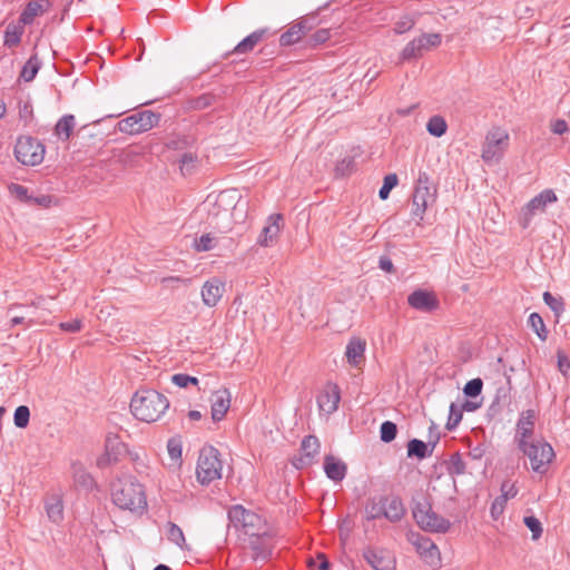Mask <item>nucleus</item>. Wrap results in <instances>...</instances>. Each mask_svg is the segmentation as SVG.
<instances>
[{"label":"nucleus","instance_id":"f257e3e1","mask_svg":"<svg viewBox=\"0 0 570 570\" xmlns=\"http://www.w3.org/2000/svg\"><path fill=\"white\" fill-rule=\"evenodd\" d=\"M111 500L115 505L125 511L141 514L147 509L144 485L128 474L118 476L111 483Z\"/></svg>","mask_w":570,"mask_h":570},{"label":"nucleus","instance_id":"f03ea898","mask_svg":"<svg viewBox=\"0 0 570 570\" xmlns=\"http://www.w3.org/2000/svg\"><path fill=\"white\" fill-rule=\"evenodd\" d=\"M168 407V399L153 389L137 391L130 402L132 415L147 423L158 421Z\"/></svg>","mask_w":570,"mask_h":570},{"label":"nucleus","instance_id":"7ed1b4c3","mask_svg":"<svg viewBox=\"0 0 570 570\" xmlns=\"http://www.w3.org/2000/svg\"><path fill=\"white\" fill-rule=\"evenodd\" d=\"M229 524L248 538L273 529L259 514L236 504L228 510Z\"/></svg>","mask_w":570,"mask_h":570},{"label":"nucleus","instance_id":"20e7f679","mask_svg":"<svg viewBox=\"0 0 570 570\" xmlns=\"http://www.w3.org/2000/svg\"><path fill=\"white\" fill-rule=\"evenodd\" d=\"M412 513L417 525L424 531L445 533L451 527L448 519L433 511L430 501L425 497L414 502Z\"/></svg>","mask_w":570,"mask_h":570},{"label":"nucleus","instance_id":"39448f33","mask_svg":"<svg viewBox=\"0 0 570 570\" xmlns=\"http://www.w3.org/2000/svg\"><path fill=\"white\" fill-rule=\"evenodd\" d=\"M223 463L219 451L213 445L204 446L198 456L196 474L203 485L222 478Z\"/></svg>","mask_w":570,"mask_h":570},{"label":"nucleus","instance_id":"423d86ee","mask_svg":"<svg viewBox=\"0 0 570 570\" xmlns=\"http://www.w3.org/2000/svg\"><path fill=\"white\" fill-rule=\"evenodd\" d=\"M508 147L509 134L500 127H494L485 135L481 158L485 164H498L503 158Z\"/></svg>","mask_w":570,"mask_h":570},{"label":"nucleus","instance_id":"0eeeda50","mask_svg":"<svg viewBox=\"0 0 570 570\" xmlns=\"http://www.w3.org/2000/svg\"><path fill=\"white\" fill-rule=\"evenodd\" d=\"M518 449L529 458L531 469L540 474L548 471L550 463L556 456L552 446L543 440L531 441L518 446Z\"/></svg>","mask_w":570,"mask_h":570},{"label":"nucleus","instance_id":"6e6552de","mask_svg":"<svg viewBox=\"0 0 570 570\" xmlns=\"http://www.w3.org/2000/svg\"><path fill=\"white\" fill-rule=\"evenodd\" d=\"M160 118L158 112L141 110L121 119L117 124V128L127 135H138L158 126Z\"/></svg>","mask_w":570,"mask_h":570},{"label":"nucleus","instance_id":"1a4fd4ad","mask_svg":"<svg viewBox=\"0 0 570 570\" xmlns=\"http://www.w3.org/2000/svg\"><path fill=\"white\" fill-rule=\"evenodd\" d=\"M45 151V145L37 138L30 136L19 137L14 146L16 159L24 166H37L41 164Z\"/></svg>","mask_w":570,"mask_h":570},{"label":"nucleus","instance_id":"9d476101","mask_svg":"<svg viewBox=\"0 0 570 570\" xmlns=\"http://www.w3.org/2000/svg\"><path fill=\"white\" fill-rule=\"evenodd\" d=\"M434 199L435 189L431 186L429 174L420 171L413 193V217L422 220L429 204Z\"/></svg>","mask_w":570,"mask_h":570},{"label":"nucleus","instance_id":"9b49d317","mask_svg":"<svg viewBox=\"0 0 570 570\" xmlns=\"http://www.w3.org/2000/svg\"><path fill=\"white\" fill-rule=\"evenodd\" d=\"M317 13L303 16L289 24L288 29L279 37L282 47L293 46L305 39L307 33L318 26Z\"/></svg>","mask_w":570,"mask_h":570},{"label":"nucleus","instance_id":"f8f14e48","mask_svg":"<svg viewBox=\"0 0 570 570\" xmlns=\"http://www.w3.org/2000/svg\"><path fill=\"white\" fill-rule=\"evenodd\" d=\"M276 534L273 529L248 538V548L254 561H268L275 548Z\"/></svg>","mask_w":570,"mask_h":570},{"label":"nucleus","instance_id":"ddd939ff","mask_svg":"<svg viewBox=\"0 0 570 570\" xmlns=\"http://www.w3.org/2000/svg\"><path fill=\"white\" fill-rule=\"evenodd\" d=\"M127 452V445L118 434L108 433L105 439V452L97 459L98 468H106L117 463L120 456Z\"/></svg>","mask_w":570,"mask_h":570},{"label":"nucleus","instance_id":"4468645a","mask_svg":"<svg viewBox=\"0 0 570 570\" xmlns=\"http://www.w3.org/2000/svg\"><path fill=\"white\" fill-rule=\"evenodd\" d=\"M320 440L315 435H306L302 440L299 455L294 456L292 460V464L296 469H304L314 463L316 455L320 452Z\"/></svg>","mask_w":570,"mask_h":570},{"label":"nucleus","instance_id":"2eb2a0df","mask_svg":"<svg viewBox=\"0 0 570 570\" xmlns=\"http://www.w3.org/2000/svg\"><path fill=\"white\" fill-rule=\"evenodd\" d=\"M535 421L537 413L532 409L525 410L520 414L514 435V442L517 443L518 446L534 441L533 433Z\"/></svg>","mask_w":570,"mask_h":570},{"label":"nucleus","instance_id":"dca6fc26","mask_svg":"<svg viewBox=\"0 0 570 570\" xmlns=\"http://www.w3.org/2000/svg\"><path fill=\"white\" fill-rule=\"evenodd\" d=\"M420 557L431 567H441V556L438 546L432 539L425 535L417 534L413 541Z\"/></svg>","mask_w":570,"mask_h":570},{"label":"nucleus","instance_id":"f3484780","mask_svg":"<svg viewBox=\"0 0 570 570\" xmlns=\"http://www.w3.org/2000/svg\"><path fill=\"white\" fill-rule=\"evenodd\" d=\"M407 304L416 311L431 313L439 308L440 301L433 292L416 289L407 296Z\"/></svg>","mask_w":570,"mask_h":570},{"label":"nucleus","instance_id":"a211bd4d","mask_svg":"<svg viewBox=\"0 0 570 570\" xmlns=\"http://www.w3.org/2000/svg\"><path fill=\"white\" fill-rule=\"evenodd\" d=\"M363 558L373 570H395V558L385 550L367 547L363 550Z\"/></svg>","mask_w":570,"mask_h":570},{"label":"nucleus","instance_id":"6ab92c4d","mask_svg":"<svg viewBox=\"0 0 570 570\" xmlns=\"http://www.w3.org/2000/svg\"><path fill=\"white\" fill-rule=\"evenodd\" d=\"M341 391L337 384L327 383L317 395V405L322 412L332 414L338 407Z\"/></svg>","mask_w":570,"mask_h":570},{"label":"nucleus","instance_id":"aec40b11","mask_svg":"<svg viewBox=\"0 0 570 570\" xmlns=\"http://www.w3.org/2000/svg\"><path fill=\"white\" fill-rule=\"evenodd\" d=\"M269 35L268 28H261L253 31L239 41L232 51L226 52L224 58H228L230 55H245L252 52L254 48Z\"/></svg>","mask_w":570,"mask_h":570},{"label":"nucleus","instance_id":"412c9836","mask_svg":"<svg viewBox=\"0 0 570 570\" xmlns=\"http://www.w3.org/2000/svg\"><path fill=\"white\" fill-rule=\"evenodd\" d=\"M225 291V284L214 277L205 282L202 287V299L206 306L214 307L217 305Z\"/></svg>","mask_w":570,"mask_h":570},{"label":"nucleus","instance_id":"4be33fe9","mask_svg":"<svg viewBox=\"0 0 570 570\" xmlns=\"http://www.w3.org/2000/svg\"><path fill=\"white\" fill-rule=\"evenodd\" d=\"M230 407V393L227 389L216 391L212 396V419L222 421Z\"/></svg>","mask_w":570,"mask_h":570},{"label":"nucleus","instance_id":"5701e85b","mask_svg":"<svg viewBox=\"0 0 570 570\" xmlns=\"http://www.w3.org/2000/svg\"><path fill=\"white\" fill-rule=\"evenodd\" d=\"M49 6V0H31L26 4L18 20L24 26L32 24L35 18L42 16Z\"/></svg>","mask_w":570,"mask_h":570},{"label":"nucleus","instance_id":"b1692460","mask_svg":"<svg viewBox=\"0 0 570 570\" xmlns=\"http://www.w3.org/2000/svg\"><path fill=\"white\" fill-rule=\"evenodd\" d=\"M324 472L330 480L340 482L346 475L347 465L334 455L327 454L324 456Z\"/></svg>","mask_w":570,"mask_h":570},{"label":"nucleus","instance_id":"393cba45","mask_svg":"<svg viewBox=\"0 0 570 570\" xmlns=\"http://www.w3.org/2000/svg\"><path fill=\"white\" fill-rule=\"evenodd\" d=\"M440 440V435L438 434L434 439V441L429 442L426 444L425 442L419 440V439H412L407 443V456L409 458H416L419 460H423L432 454L433 449L438 444Z\"/></svg>","mask_w":570,"mask_h":570},{"label":"nucleus","instance_id":"a878e982","mask_svg":"<svg viewBox=\"0 0 570 570\" xmlns=\"http://www.w3.org/2000/svg\"><path fill=\"white\" fill-rule=\"evenodd\" d=\"M385 513L384 518L391 522L400 521L405 514V508L400 497L383 495Z\"/></svg>","mask_w":570,"mask_h":570},{"label":"nucleus","instance_id":"bb28decb","mask_svg":"<svg viewBox=\"0 0 570 570\" xmlns=\"http://www.w3.org/2000/svg\"><path fill=\"white\" fill-rule=\"evenodd\" d=\"M365 347V340H362L360 337H352L348 341L346 345L345 356L350 365L358 366L361 364V362L364 360Z\"/></svg>","mask_w":570,"mask_h":570},{"label":"nucleus","instance_id":"cd10ccee","mask_svg":"<svg viewBox=\"0 0 570 570\" xmlns=\"http://www.w3.org/2000/svg\"><path fill=\"white\" fill-rule=\"evenodd\" d=\"M279 220H282L281 214L271 215L268 218V225H266L258 237L257 243L262 246H269L271 243L278 236L281 232Z\"/></svg>","mask_w":570,"mask_h":570},{"label":"nucleus","instance_id":"c85d7f7f","mask_svg":"<svg viewBox=\"0 0 570 570\" xmlns=\"http://www.w3.org/2000/svg\"><path fill=\"white\" fill-rule=\"evenodd\" d=\"M557 200L558 197L552 189H544L527 204V209L531 214H534L538 210L543 212L547 205L553 204Z\"/></svg>","mask_w":570,"mask_h":570},{"label":"nucleus","instance_id":"c756f323","mask_svg":"<svg viewBox=\"0 0 570 570\" xmlns=\"http://www.w3.org/2000/svg\"><path fill=\"white\" fill-rule=\"evenodd\" d=\"M24 24L19 20L8 23L4 31L3 46L7 48H14L21 42V38L24 33Z\"/></svg>","mask_w":570,"mask_h":570},{"label":"nucleus","instance_id":"7c9ffc66","mask_svg":"<svg viewBox=\"0 0 570 570\" xmlns=\"http://www.w3.org/2000/svg\"><path fill=\"white\" fill-rule=\"evenodd\" d=\"M219 96L215 95L214 92H205L197 97H191L186 100V108L188 110H203L210 106H213L217 100Z\"/></svg>","mask_w":570,"mask_h":570},{"label":"nucleus","instance_id":"2f4dec72","mask_svg":"<svg viewBox=\"0 0 570 570\" xmlns=\"http://www.w3.org/2000/svg\"><path fill=\"white\" fill-rule=\"evenodd\" d=\"M75 127L72 115L62 116L55 126V134L62 140H68Z\"/></svg>","mask_w":570,"mask_h":570},{"label":"nucleus","instance_id":"473e14b6","mask_svg":"<svg viewBox=\"0 0 570 570\" xmlns=\"http://www.w3.org/2000/svg\"><path fill=\"white\" fill-rule=\"evenodd\" d=\"M40 67L41 61L39 60L38 56L32 55L23 65L20 72V78L23 79L26 82L32 81L37 76Z\"/></svg>","mask_w":570,"mask_h":570},{"label":"nucleus","instance_id":"72a5a7b5","mask_svg":"<svg viewBox=\"0 0 570 570\" xmlns=\"http://www.w3.org/2000/svg\"><path fill=\"white\" fill-rule=\"evenodd\" d=\"M528 326L537 334L540 341H547L549 332L539 313L533 312L530 314L528 318Z\"/></svg>","mask_w":570,"mask_h":570},{"label":"nucleus","instance_id":"f704fd0d","mask_svg":"<svg viewBox=\"0 0 570 570\" xmlns=\"http://www.w3.org/2000/svg\"><path fill=\"white\" fill-rule=\"evenodd\" d=\"M332 37V29L330 28H321L317 29L314 33L306 37L304 40L305 47L315 49L318 46L325 43Z\"/></svg>","mask_w":570,"mask_h":570},{"label":"nucleus","instance_id":"c9c22d12","mask_svg":"<svg viewBox=\"0 0 570 570\" xmlns=\"http://www.w3.org/2000/svg\"><path fill=\"white\" fill-rule=\"evenodd\" d=\"M365 513L367 520H376L384 517L385 508L383 495H381L379 499H370L365 507Z\"/></svg>","mask_w":570,"mask_h":570},{"label":"nucleus","instance_id":"e433bc0d","mask_svg":"<svg viewBox=\"0 0 570 570\" xmlns=\"http://www.w3.org/2000/svg\"><path fill=\"white\" fill-rule=\"evenodd\" d=\"M420 46L422 45L420 43V41H416L415 38L411 40L401 51L399 62L402 63L405 61L416 60L421 58L423 53L420 49Z\"/></svg>","mask_w":570,"mask_h":570},{"label":"nucleus","instance_id":"4c0bfd02","mask_svg":"<svg viewBox=\"0 0 570 570\" xmlns=\"http://www.w3.org/2000/svg\"><path fill=\"white\" fill-rule=\"evenodd\" d=\"M543 302L549 306V308L553 312L556 317V323L559 322L560 316L566 309V304L562 297H556L550 292H544L542 295Z\"/></svg>","mask_w":570,"mask_h":570},{"label":"nucleus","instance_id":"58836bf2","mask_svg":"<svg viewBox=\"0 0 570 570\" xmlns=\"http://www.w3.org/2000/svg\"><path fill=\"white\" fill-rule=\"evenodd\" d=\"M167 539L180 549L187 548L181 528L171 521L167 523Z\"/></svg>","mask_w":570,"mask_h":570},{"label":"nucleus","instance_id":"ea45409f","mask_svg":"<svg viewBox=\"0 0 570 570\" xmlns=\"http://www.w3.org/2000/svg\"><path fill=\"white\" fill-rule=\"evenodd\" d=\"M446 121L441 116H432L426 124L428 132L436 138L442 137L446 132Z\"/></svg>","mask_w":570,"mask_h":570},{"label":"nucleus","instance_id":"a19ab883","mask_svg":"<svg viewBox=\"0 0 570 570\" xmlns=\"http://www.w3.org/2000/svg\"><path fill=\"white\" fill-rule=\"evenodd\" d=\"M415 39L416 41H420V43L422 45L420 46L422 53L432 48L439 47L442 42V37L440 33H423Z\"/></svg>","mask_w":570,"mask_h":570},{"label":"nucleus","instance_id":"79ce46f5","mask_svg":"<svg viewBox=\"0 0 570 570\" xmlns=\"http://www.w3.org/2000/svg\"><path fill=\"white\" fill-rule=\"evenodd\" d=\"M197 160H198L197 155H195L193 153L183 154L179 159V168H180L181 174L184 176L190 175L194 171V169L196 168Z\"/></svg>","mask_w":570,"mask_h":570},{"label":"nucleus","instance_id":"37998d69","mask_svg":"<svg viewBox=\"0 0 570 570\" xmlns=\"http://www.w3.org/2000/svg\"><path fill=\"white\" fill-rule=\"evenodd\" d=\"M463 416V411L460 410V405L456 403H451L449 409V416L445 424L448 431H453L459 423L461 422Z\"/></svg>","mask_w":570,"mask_h":570},{"label":"nucleus","instance_id":"c03bdc74","mask_svg":"<svg viewBox=\"0 0 570 570\" xmlns=\"http://www.w3.org/2000/svg\"><path fill=\"white\" fill-rule=\"evenodd\" d=\"M397 434V425L392 421H384L380 426V438L384 443L392 442Z\"/></svg>","mask_w":570,"mask_h":570},{"label":"nucleus","instance_id":"a18cd8bd","mask_svg":"<svg viewBox=\"0 0 570 570\" xmlns=\"http://www.w3.org/2000/svg\"><path fill=\"white\" fill-rule=\"evenodd\" d=\"M30 421V410L27 405H19L13 414V423L19 429L28 426Z\"/></svg>","mask_w":570,"mask_h":570},{"label":"nucleus","instance_id":"49530a36","mask_svg":"<svg viewBox=\"0 0 570 570\" xmlns=\"http://www.w3.org/2000/svg\"><path fill=\"white\" fill-rule=\"evenodd\" d=\"M448 472L451 475H461L465 472V463L459 452L450 456Z\"/></svg>","mask_w":570,"mask_h":570},{"label":"nucleus","instance_id":"de8ad7c7","mask_svg":"<svg viewBox=\"0 0 570 570\" xmlns=\"http://www.w3.org/2000/svg\"><path fill=\"white\" fill-rule=\"evenodd\" d=\"M49 519L53 522H60L63 518V505L61 500L55 499L46 507Z\"/></svg>","mask_w":570,"mask_h":570},{"label":"nucleus","instance_id":"09e8293b","mask_svg":"<svg viewBox=\"0 0 570 570\" xmlns=\"http://www.w3.org/2000/svg\"><path fill=\"white\" fill-rule=\"evenodd\" d=\"M483 381L480 377L468 381L463 387V393L466 397L474 399L482 392Z\"/></svg>","mask_w":570,"mask_h":570},{"label":"nucleus","instance_id":"8fccbe9b","mask_svg":"<svg viewBox=\"0 0 570 570\" xmlns=\"http://www.w3.org/2000/svg\"><path fill=\"white\" fill-rule=\"evenodd\" d=\"M523 523L531 531L533 540H538L542 535V524L537 517L527 515L523 518Z\"/></svg>","mask_w":570,"mask_h":570},{"label":"nucleus","instance_id":"3c124183","mask_svg":"<svg viewBox=\"0 0 570 570\" xmlns=\"http://www.w3.org/2000/svg\"><path fill=\"white\" fill-rule=\"evenodd\" d=\"M9 191L21 203L31 205V196L28 194V188L23 185L12 183L9 185Z\"/></svg>","mask_w":570,"mask_h":570},{"label":"nucleus","instance_id":"603ef678","mask_svg":"<svg viewBox=\"0 0 570 570\" xmlns=\"http://www.w3.org/2000/svg\"><path fill=\"white\" fill-rule=\"evenodd\" d=\"M397 176L396 174H389L384 177L383 185L379 190V196L381 199H386L391 193V190L397 185Z\"/></svg>","mask_w":570,"mask_h":570},{"label":"nucleus","instance_id":"864d4df0","mask_svg":"<svg viewBox=\"0 0 570 570\" xmlns=\"http://www.w3.org/2000/svg\"><path fill=\"white\" fill-rule=\"evenodd\" d=\"M507 502L508 500L505 495H499L493 500L490 509L493 520H498L503 514Z\"/></svg>","mask_w":570,"mask_h":570},{"label":"nucleus","instance_id":"5fc2aeb1","mask_svg":"<svg viewBox=\"0 0 570 570\" xmlns=\"http://www.w3.org/2000/svg\"><path fill=\"white\" fill-rule=\"evenodd\" d=\"M171 382L178 387H187L189 384L198 385V379L184 373H177L171 376Z\"/></svg>","mask_w":570,"mask_h":570},{"label":"nucleus","instance_id":"6e6d98bb","mask_svg":"<svg viewBox=\"0 0 570 570\" xmlns=\"http://www.w3.org/2000/svg\"><path fill=\"white\" fill-rule=\"evenodd\" d=\"M216 240L210 234H204L195 240V247L198 252H207L215 247Z\"/></svg>","mask_w":570,"mask_h":570},{"label":"nucleus","instance_id":"4d7b16f0","mask_svg":"<svg viewBox=\"0 0 570 570\" xmlns=\"http://www.w3.org/2000/svg\"><path fill=\"white\" fill-rule=\"evenodd\" d=\"M557 363H558V368L562 373V375L566 377H569L570 376V360L563 351L557 352Z\"/></svg>","mask_w":570,"mask_h":570},{"label":"nucleus","instance_id":"13d9d810","mask_svg":"<svg viewBox=\"0 0 570 570\" xmlns=\"http://www.w3.org/2000/svg\"><path fill=\"white\" fill-rule=\"evenodd\" d=\"M75 481L85 488H90L94 483L92 476L83 469H77L75 471Z\"/></svg>","mask_w":570,"mask_h":570},{"label":"nucleus","instance_id":"bf43d9fd","mask_svg":"<svg viewBox=\"0 0 570 570\" xmlns=\"http://www.w3.org/2000/svg\"><path fill=\"white\" fill-rule=\"evenodd\" d=\"M414 24L415 21L412 18L405 17L395 23L394 31L401 35L410 31Z\"/></svg>","mask_w":570,"mask_h":570},{"label":"nucleus","instance_id":"052dcab7","mask_svg":"<svg viewBox=\"0 0 570 570\" xmlns=\"http://www.w3.org/2000/svg\"><path fill=\"white\" fill-rule=\"evenodd\" d=\"M59 327L65 331V332H69V333H77L81 330L82 327V322L78 318L76 320H71V321H67V322H61L59 324Z\"/></svg>","mask_w":570,"mask_h":570},{"label":"nucleus","instance_id":"680f3d73","mask_svg":"<svg viewBox=\"0 0 570 570\" xmlns=\"http://www.w3.org/2000/svg\"><path fill=\"white\" fill-rule=\"evenodd\" d=\"M485 451H487V445L484 443H478L474 446H470L468 455L472 460L479 461L484 456Z\"/></svg>","mask_w":570,"mask_h":570},{"label":"nucleus","instance_id":"e2e57ef3","mask_svg":"<svg viewBox=\"0 0 570 570\" xmlns=\"http://www.w3.org/2000/svg\"><path fill=\"white\" fill-rule=\"evenodd\" d=\"M509 400V389L502 386L497 390L495 399L490 406V410H494L495 406H500L501 402L507 403Z\"/></svg>","mask_w":570,"mask_h":570},{"label":"nucleus","instance_id":"0e129e2a","mask_svg":"<svg viewBox=\"0 0 570 570\" xmlns=\"http://www.w3.org/2000/svg\"><path fill=\"white\" fill-rule=\"evenodd\" d=\"M168 453L170 458L175 461L181 458V445L179 442L175 440H169L167 444Z\"/></svg>","mask_w":570,"mask_h":570},{"label":"nucleus","instance_id":"69168bd1","mask_svg":"<svg viewBox=\"0 0 570 570\" xmlns=\"http://www.w3.org/2000/svg\"><path fill=\"white\" fill-rule=\"evenodd\" d=\"M518 494V489L513 483H510L509 481H504L501 484V494L505 495L507 500L514 498Z\"/></svg>","mask_w":570,"mask_h":570},{"label":"nucleus","instance_id":"338daca9","mask_svg":"<svg viewBox=\"0 0 570 570\" xmlns=\"http://www.w3.org/2000/svg\"><path fill=\"white\" fill-rule=\"evenodd\" d=\"M33 116L32 106L29 102L19 105V117L26 122L29 121Z\"/></svg>","mask_w":570,"mask_h":570},{"label":"nucleus","instance_id":"774afa93","mask_svg":"<svg viewBox=\"0 0 570 570\" xmlns=\"http://www.w3.org/2000/svg\"><path fill=\"white\" fill-rule=\"evenodd\" d=\"M551 130L553 134L556 135H562L564 134L567 130H568V124L566 120L563 119H557L552 126H551Z\"/></svg>","mask_w":570,"mask_h":570}]
</instances>
